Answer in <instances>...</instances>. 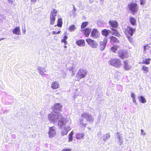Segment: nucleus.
Instances as JSON below:
<instances>
[{"mask_svg": "<svg viewBox=\"0 0 151 151\" xmlns=\"http://www.w3.org/2000/svg\"><path fill=\"white\" fill-rule=\"evenodd\" d=\"M48 116L49 120L52 123H57L58 121V125L60 122L63 123L67 119L64 118L61 114L57 113H51Z\"/></svg>", "mask_w": 151, "mask_h": 151, "instance_id": "nucleus-1", "label": "nucleus"}, {"mask_svg": "<svg viewBox=\"0 0 151 151\" xmlns=\"http://www.w3.org/2000/svg\"><path fill=\"white\" fill-rule=\"evenodd\" d=\"M71 123V121L70 119H66L65 121L63 123L60 122L58 125V126L60 129H62L61 132V134L63 136L67 135L68 132L70 129V124Z\"/></svg>", "mask_w": 151, "mask_h": 151, "instance_id": "nucleus-2", "label": "nucleus"}, {"mask_svg": "<svg viewBox=\"0 0 151 151\" xmlns=\"http://www.w3.org/2000/svg\"><path fill=\"white\" fill-rule=\"evenodd\" d=\"M81 117L84 118V119H82L80 120V124L82 127H85L87 124L86 121L93 123L94 119L91 114L87 113H84L81 115Z\"/></svg>", "mask_w": 151, "mask_h": 151, "instance_id": "nucleus-3", "label": "nucleus"}, {"mask_svg": "<svg viewBox=\"0 0 151 151\" xmlns=\"http://www.w3.org/2000/svg\"><path fill=\"white\" fill-rule=\"evenodd\" d=\"M128 7L129 12L133 15L136 14L138 11L139 6L137 3L131 2L128 5Z\"/></svg>", "mask_w": 151, "mask_h": 151, "instance_id": "nucleus-4", "label": "nucleus"}, {"mask_svg": "<svg viewBox=\"0 0 151 151\" xmlns=\"http://www.w3.org/2000/svg\"><path fill=\"white\" fill-rule=\"evenodd\" d=\"M109 62L110 65L116 67H119L121 65L120 60L116 58L111 59L109 60Z\"/></svg>", "mask_w": 151, "mask_h": 151, "instance_id": "nucleus-5", "label": "nucleus"}, {"mask_svg": "<svg viewBox=\"0 0 151 151\" xmlns=\"http://www.w3.org/2000/svg\"><path fill=\"white\" fill-rule=\"evenodd\" d=\"M87 72L86 70L82 69H80L78 72L76 76L77 77V79L78 80L85 77Z\"/></svg>", "mask_w": 151, "mask_h": 151, "instance_id": "nucleus-6", "label": "nucleus"}, {"mask_svg": "<svg viewBox=\"0 0 151 151\" xmlns=\"http://www.w3.org/2000/svg\"><path fill=\"white\" fill-rule=\"evenodd\" d=\"M86 41L89 45L93 48H96L98 46L96 42L90 38H88L86 40Z\"/></svg>", "mask_w": 151, "mask_h": 151, "instance_id": "nucleus-7", "label": "nucleus"}, {"mask_svg": "<svg viewBox=\"0 0 151 151\" xmlns=\"http://www.w3.org/2000/svg\"><path fill=\"white\" fill-rule=\"evenodd\" d=\"M57 11L55 9H53L51 12L50 15V24L52 25L54 23L55 19V17L56 16Z\"/></svg>", "mask_w": 151, "mask_h": 151, "instance_id": "nucleus-8", "label": "nucleus"}, {"mask_svg": "<svg viewBox=\"0 0 151 151\" xmlns=\"http://www.w3.org/2000/svg\"><path fill=\"white\" fill-rule=\"evenodd\" d=\"M108 39L107 38H104L103 41H101L100 42V50L101 51L103 50L105 48L107 44Z\"/></svg>", "mask_w": 151, "mask_h": 151, "instance_id": "nucleus-9", "label": "nucleus"}, {"mask_svg": "<svg viewBox=\"0 0 151 151\" xmlns=\"http://www.w3.org/2000/svg\"><path fill=\"white\" fill-rule=\"evenodd\" d=\"M49 131L48 132L49 136L50 138L53 137L56 134V132L55 130V127L53 126L50 127Z\"/></svg>", "mask_w": 151, "mask_h": 151, "instance_id": "nucleus-10", "label": "nucleus"}, {"mask_svg": "<svg viewBox=\"0 0 151 151\" xmlns=\"http://www.w3.org/2000/svg\"><path fill=\"white\" fill-rule=\"evenodd\" d=\"M62 105L60 103L55 104L54 106V112L57 113V111H60L62 110Z\"/></svg>", "mask_w": 151, "mask_h": 151, "instance_id": "nucleus-11", "label": "nucleus"}, {"mask_svg": "<svg viewBox=\"0 0 151 151\" xmlns=\"http://www.w3.org/2000/svg\"><path fill=\"white\" fill-rule=\"evenodd\" d=\"M91 36L95 38H96L99 37V34L98 30L96 29H94L91 32Z\"/></svg>", "mask_w": 151, "mask_h": 151, "instance_id": "nucleus-12", "label": "nucleus"}, {"mask_svg": "<svg viewBox=\"0 0 151 151\" xmlns=\"http://www.w3.org/2000/svg\"><path fill=\"white\" fill-rule=\"evenodd\" d=\"M118 55L119 57L123 59L126 57V52L123 50H120L118 52Z\"/></svg>", "mask_w": 151, "mask_h": 151, "instance_id": "nucleus-13", "label": "nucleus"}, {"mask_svg": "<svg viewBox=\"0 0 151 151\" xmlns=\"http://www.w3.org/2000/svg\"><path fill=\"white\" fill-rule=\"evenodd\" d=\"M108 23L113 28H116L118 26V23L115 20L110 21Z\"/></svg>", "mask_w": 151, "mask_h": 151, "instance_id": "nucleus-14", "label": "nucleus"}, {"mask_svg": "<svg viewBox=\"0 0 151 151\" xmlns=\"http://www.w3.org/2000/svg\"><path fill=\"white\" fill-rule=\"evenodd\" d=\"M13 33L17 35L21 34V30L19 27H15L12 30Z\"/></svg>", "mask_w": 151, "mask_h": 151, "instance_id": "nucleus-15", "label": "nucleus"}, {"mask_svg": "<svg viewBox=\"0 0 151 151\" xmlns=\"http://www.w3.org/2000/svg\"><path fill=\"white\" fill-rule=\"evenodd\" d=\"M127 30L128 34L131 36H132L133 35L135 31V29H133L129 26L128 27Z\"/></svg>", "mask_w": 151, "mask_h": 151, "instance_id": "nucleus-16", "label": "nucleus"}, {"mask_svg": "<svg viewBox=\"0 0 151 151\" xmlns=\"http://www.w3.org/2000/svg\"><path fill=\"white\" fill-rule=\"evenodd\" d=\"M77 45L80 47H82L85 46V42L83 40H78L76 42Z\"/></svg>", "mask_w": 151, "mask_h": 151, "instance_id": "nucleus-17", "label": "nucleus"}, {"mask_svg": "<svg viewBox=\"0 0 151 151\" xmlns=\"http://www.w3.org/2000/svg\"><path fill=\"white\" fill-rule=\"evenodd\" d=\"M111 32V31L107 29H104L101 31L102 35L106 37L107 36L109 35V33Z\"/></svg>", "mask_w": 151, "mask_h": 151, "instance_id": "nucleus-18", "label": "nucleus"}, {"mask_svg": "<svg viewBox=\"0 0 151 151\" xmlns=\"http://www.w3.org/2000/svg\"><path fill=\"white\" fill-rule=\"evenodd\" d=\"M109 39H110L114 43H119V40L116 37L114 36H110L109 37Z\"/></svg>", "mask_w": 151, "mask_h": 151, "instance_id": "nucleus-19", "label": "nucleus"}, {"mask_svg": "<svg viewBox=\"0 0 151 151\" xmlns=\"http://www.w3.org/2000/svg\"><path fill=\"white\" fill-rule=\"evenodd\" d=\"M58 86L59 84L56 81H54L52 83L51 87L53 89H56L58 88Z\"/></svg>", "mask_w": 151, "mask_h": 151, "instance_id": "nucleus-20", "label": "nucleus"}, {"mask_svg": "<svg viewBox=\"0 0 151 151\" xmlns=\"http://www.w3.org/2000/svg\"><path fill=\"white\" fill-rule=\"evenodd\" d=\"M129 20L131 24L132 25L135 26L136 25V20L134 18L130 17Z\"/></svg>", "mask_w": 151, "mask_h": 151, "instance_id": "nucleus-21", "label": "nucleus"}, {"mask_svg": "<svg viewBox=\"0 0 151 151\" xmlns=\"http://www.w3.org/2000/svg\"><path fill=\"white\" fill-rule=\"evenodd\" d=\"M85 35L86 37H88L89 36V34L91 32V29L87 28L85 30Z\"/></svg>", "mask_w": 151, "mask_h": 151, "instance_id": "nucleus-22", "label": "nucleus"}, {"mask_svg": "<svg viewBox=\"0 0 151 151\" xmlns=\"http://www.w3.org/2000/svg\"><path fill=\"white\" fill-rule=\"evenodd\" d=\"M138 99L140 102L142 103H145L146 102V100L143 96H139Z\"/></svg>", "mask_w": 151, "mask_h": 151, "instance_id": "nucleus-23", "label": "nucleus"}, {"mask_svg": "<svg viewBox=\"0 0 151 151\" xmlns=\"http://www.w3.org/2000/svg\"><path fill=\"white\" fill-rule=\"evenodd\" d=\"M84 136L83 133H77L76 134V138L77 139H83Z\"/></svg>", "mask_w": 151, "mask_h": 151, "instance_id": "nucleus-24", "label": "nucleus"}, {"mask_svg": "<svg viewBox=\"0 0 151 151\" xmlns=\"http://www.w3.org/2000/svg\"><path fill=\"white\" fill-rule=\"evenodd\" d=\"M111 29L113 31V32L112 33L113 35L117 37H118L120 35L119 33L117 30L114 28H111Z\"/></svg>", "mask_w": 151, "mask_h": 151, "instance_id": "nucleus-25", "label": "nucleus"}, {"mask_svg": "<svg viewBox=\"0 0 151 151\" xmlns=\"http://www.w3.org/2000/svg\"><path fill=\"white\" fill-rule=\"evenodd\" d=\"M127 60L126 61H124V69L126 70H128L130 69L131 68V67L129 66L127 63Z\"/></svg>", "mask_w": 151, "mask_h": 151, "instance_id": "nucleus-26", "label": "nucleus"}, {"mask_svg": "<svg viewBox=\"0 0 151 151\" xmlns=\"http://www.w3.org/2000/svg\"><path fill=\"white\" fill-rule=\"evenodd\" d=\"M151 60V59L150 58H145L142 60V63L143 64H148L150 63V62Z\"/></svg>", "mask_w": 151, "mask_h": 151, "instance_id": "nucleus-27", "label": "nucleus"}, {"mask_svg": "<svg viewBox=\"0 0 151 151\" xmlns=\"http://www.w3.org/2000/svg\"><path fill=\"white\" fill-rule=\"evenodd\" d=\"M110 137V135L108 133L104 135L102 137V139L104 141H105L107 139L109 138Z\"/></svg>", "mask_w": 151, "mask_h": 151, "instance_id": "nucleus-28", "label": "nucleus"}, {"mask_svg": "<svg viewBox=\"0 0 151 151\" xmlns=\"http://www.w3.org/2000/svg\"><path fill=\"white\" fill-rule=\"evenodd\" d=\"M62 21L61 18H60L58 19V24L57 26L59 27H61L62 26Z\"/></svg>", "mask_w": 151, "mask_h": 151, "instance_id": "nucleus-29", "label": "nucleus"}, {"mask_svg": "<svg viewBox=\"0 0 151 151\" xmlns=\"http://www.w3.org/2000/svg\"><path fill=\"white\" fill-rule=\"evenodd\" d=\"M111 50L114 53L116 52L117 51V47L115 45L112 46L111 48Z\"/></svg>", "mask_w": 151, "mask_h": 151, "instance_id": "nucleus-30", "label": "nucleus"}, {"mask_svg": "<svg viewBox=\"0 0 151 151\" xmlns=\"http://www.w3.org/2000/svg\"><path fill=\"white\" fill-rule=\"evenodd\" d=\"M88 24V23L87 22H83L81 27V29H83L86 27L87 25Z\"/></svg>", "mask_w": 151, "mask_h": 151, "instance_id": "nucleus-31", "label": "nucleus"}, {"mask_svg": "<svg viewBox=\"0 0 151 151\" xmlns=\"http://www.w3.org/2000/svg\"><path fill=\"white\" fill-rule=\"evenodd\" d=\"M73 131L71 132L68 135L69 141H71L73 140Z\"/></svg>", "mask_w": 151, "mask_h": 151, "instance_id": "nucleus-32", "label": "nucleus"}, {"mask_svg": "<svg viewBox=\"0 0 151 151\" xmlns=\"http://www.w3.org/2000/svg\"><path fill=\"white\" fill-rule=\"evenodd\" d=\"M76 29L75 26L74 25H71L69 28V30L70 32H72Z\"/></svg>", "mask_w": 151, "mask_h": 151, "instance_id": "nucleus-33", "label": "nucleus"}, {"mask_svg": "<svg viewBox=\"0 0 151 151\" xmlns=\"http://www.w3.org/2000/svg\"><path fill=\"white\" fill-rule=\"evenodd\" d=\"M116 134L117 137V139H121L123 138L122 134H120V133L119 132H117Z\"/></svg>", "mask_w": 151, "mask_h": 151, "instance_id": "nucleus-34", "label": "nucleus"}, {"mask_svg": "<svg viewBox=\"0 0 151 151\" xmlns=\"http://www.w3.org/2000/svg\"><path fill=\"white\" fill-rule=\"evenodd\" d=\"M142 70L145 71H146L147 72H148V67H146L145 66L143 65L142 66Z\"/></svg>", "mask_w": 151, "mask_h": 151, "instance_id": "nucleus-35", "label": "nucleus"}, {"mask_svg": "<svg viewBox=\"0 0 151 151\" xmlns=\"http://www.w3.org/2000/svg\"><path fill=\"white\" fill-rule=\"evenodd\" d=\"M123 138L122 139H119L118 140V144L120 145H121L122 143H123Z\"/></svg>", "mask_w": 151, "mask_h": 151, "instance_id": "nucleus-36", "label": "nucleus"}, {"mask_svg": "<svg viewBox=\"0 0 151 151\" xmlns=\"http://www.w3.org/2000/svg\"><path fill=\"white\" fill-rule=\"evenodd\" d=\"M37 69L38 70V71L39 73L41 72H42V69H43V68H41V67L40 66H38L37 67Z\"/></svg>", "mask_w": 151, "mask_h": 151, "instance_id": "nucleus-37", "label": "nucleus"}, {"mask_svg": "<svg viewBox=\"0 0 151 151\" xmlns=\"http://www.w3.org/2000/svg\"><path fill=\"white\" fill-rule=\"evenodd\" d=\"M145 0H140V4L143 5L145 2Z\"/></svg>", "mask_w": 151, "mask_h": 151, "instance_id": "nucleus-38", "label": "nucleus"}, {"mask_svg": "<svg viewBox=\"0 0 151 151\" xmlns=\"http://www.w3.org/2000/svg\"><path fill=\"white\" fill-rule=\"evenodd\" d=\"M131 97H132L133 99L135 98V95L134 93L131 92Z\"/></svg>", "mask_w": 151, "mask_h": 151, "instance_id": "nucleus-39", "label": "nucleus"}, {"mask_svg": "<svg viewBox=\"0 0 151 151\" xmlns=\"http://www.w3.org/2000/svg\"><path fill=\"white\" fill-rule=\"evenodd\" d=\"M73 9L72 10V12L74 14L75 11L76 10V9L75 8L74 5H73Z\"/></svg>", "mask_w": 151, "mask_h": 151, "instance_id": "nucleus-40", "label": "nucleus"}, {"mask_svg": "<svg viewBox=\"0 0 151 151\" xmlns=\"http://www.w3.org/2000/svg\"><path fill=\"white\" fill-rule=\"evenodd\" d=\"M127 37L128 38V40L130 43H132V38L129 36H127Z\"/></svg>", "mask_w": 151, "mask_h": 151, "instance_id": "nucleus-41", "label": "nucleus"}, {"mask_svg": "<svg viewBox=\"0 0 151 151\" xmlns=\"http://www.w3.org/2000/svg\"><path fill=\"white\" fill-rule=\"evenodd\" d=\"M71 150L70 148L64 149L62 150L61 151H70Z\"/></svg>", "mask_w": 151, "mask_h": 151, "instance_id": "nucleus-42", "label": "nucleus"}, {"mask_svg": "<svg viewBox=\"0 0 151 151\" xmlns=\"http://www.w3.org/2000/svg\"><path fill=\"white\" fill-rule=\"evenodd\" d=\"M148 47H149V46L147 45L146 46H144V51L146 50L147 49H148Z\"/></svg>", "mask_w": 151, "mask_h": 151, "instance_id": "nucleus-43", "label": "nucleus"}, {"mask_svg": "<svg viewBox=\"0 0 151 151\" xmlns=\"http://www.w3.org/2000/svg\"><path fill=\"white\" fill-rule=\"evenodd\" d=\"M141 134L142 135H145V133L144 132L143 129H141Z\"/></svg>", "mask_w": 151, "mask_h": 151, "instance_id": "nucleus-44", "label": "nucleus"}, {"mask_svg": "<svg viewBox=\"0 0 151 151\" xmlns=\"http://www.w3.org/2000/svg\"><path fill=\"white\" fill-rule=\"evenodd\" d=\"M132 101H133V102L134 103H135L136 104V105L137 104V103H136V98L133 99Z\"/></svg>", "mask_w": 151, "mask_h": 151, "instance_id": "nucleus-45", "label": "nucleus"}, {"mask_svg": "<svg viewBox=\"0 0 151 151\" xmlns=\"http://www.w3.org/2000/svg\"><path fill=\"white\" fill-rule=\"evenodd\" d=\"M68 38V36L66 35H65L64 37V38L63 39L65 40H66Z\"/></svg>", "mask_w": 151, "mask_h": 151, "instance_id": "nucleus-46", "label": "nucleus"}, {"mask_svg": "<svg viewBox=\"0 0 151 151\" xmlns=\"http://www.w3.org/2000/svg\"><path fill=\"white\" fill-rule=\"evenodd\" d=\"M41 75V76H42L44 74V73H42V72H40L39 73Z\"/></svg>", "mask_w": 151, "mask_h": 151, "instance_id": "nucleus-47", "label": "nucleus"}, {"mask_svg": "<svg viewBox=\"0 0 151 151\" xmlns=\"http://www.w3.org/2000/svg\"><path fill=\"white\" fill-rule=\"evenodd\" d=\"M42 73L45 72H46V70H45V69H44V68H43V69H42Z\"/></svg>", "mask_w": 151, "mask_h": 151, "instance_id": "nucleus-48", "label": "nucleus"}, {"mask_svg": "<svg viewBox=\"0 0 151 151\" xmlns=\"http://www.w3.org/2000/svg\"><path fill=\"white\" fill-rule=\"evenodd\" d=\"M26 32V31L25 30H24L23 29H22V32L23 33H24V34H25V33Z\"/></svg>", "mask_w": 151, "mask_h": 151, "instance_id": "nucleus-49", "label": "nucleus"}, {"mask_svg": "<svg viewBox=\"0 0 151 151\" xmlns=\"http://www.w3.org/2000/svg\"><path fill=\"white\" fill-rule=\"evenodd\" d=\"M75 72H74L73 70H72V75L73 76V75H74Z\"/></svg>", "mask_w": 151, "mask_h": 151, "instance_id": "nucleus-50", "label": "nucleus"}, {"mask_svg": "<svg viewBox=\"0 0 151 151\" xmlns=\"http://www.w3.org/2000/svg\"><path fill=\"white\" fill-rule=\"evenodd\" d=\"M64 43L65 45H66L67 44V41L65 40V42H64Z\"/></svg>", "mask_w": 151, "mask_h": 151, "instance_id": "nucleus-51", "label": "nucleus"}, {"mask_svg": "<svg viewBox=\"0 0 151 151\" xmlns=\"http://www.w3.org/2000/svg\"><path fill=\"white\" fill-rule=\"evenodd\" d=\"M53 35H55L56 34V32L55 31H53L52 32Z\"/></svg>", "mask_w": 151, "mask_h": 151, "instance_id": "nucleus-52", "label": "nucleus"}, {"mask_svg": "<svg viewBox=\"0 0 151 151\" xmlns=\"http://www.w3.org/2000/svg\"><path fill=\"white\" fill-rule=\"evenodd\" d=\"M61 32L60 31H58V32H56L57 34H59Z\"/></svg>", "mask_w": 151, "mask_h": 151, "instance_id": "nucleus-53", "label": "nucleus"}, {"mask_svg": "<svg viewBox=\"0 0 151 151\" xmlns=\"http://www.w3.org/2000/svg\"><path fill=\"white\" fill-rule=\"evenodd\" d=\"M65 40L64 39H63L61 40V42H65Z\"/></svg>", "mask_w": 151, "mask_h": 151, "instance_id": "nucleus-54", "label": "nucleus"}, {"mask_svg": "<svg viewBox=\"0 0 151 151\" xmlns=\"http://www.w3.org/2000/svg\"><path fill=\"white\" fill-rule=\"evenodd\" d=\"M31 1L35 2L36 1V0H31Z\"/></svg>", "mask_w": 151, "mask_h": 151, "instance_id": "nucleus-55", "label": "nucleus"}, {"mask_svg": "<svg viewBox=\"0 0 151 151\" xmlns=\"http://www.w3.org/2000/svg\"><path fill=\"white\" fill-rule=\"evenodd\" d=\"M4 39H5V38H0V41H1V40H2Z\"/></svg>", "mask_w": 151, "mask_h": 151, "instance_id": "nucleus-56", "label": "nucleus"}, {"mask_svg": "<svg viewBox=\"0 0 151 151\" xmlns=\"http://www.w3.org/2000/svg\"><path fill=\"white\" fill-rule=\"evenodd\" d=\"M8 1H9V2H12L13 1H12V0H8Z\"/></svg>", "mask_w": 151, "mask_h": 151, "instance_id": "nucleus-57", "label": "nucleus"}, {"mask_svg": "<svg viewBox=\"0 0 151 151\" xmlns=\"http://www.w3.org/2000/svg\"><path fill=\"white\" fill-rule=\"evenodd\" d=\"M12 136H13V137H15V135L13 134Z\"/></svg>", "mask_w": 151, "mask_h": 151, "instance_id": "nucleus-58", "label": "nucleus"}, {"mask_svg": "<svg viewBox=\"0 0 151 151\" xmlns=\"http://www.w3.org/2000/svg\"><path fill=\"white\" fill-rule=\"evenodd\" d=\"M64 47L65 48H67V47L66 46H64Z\"/></svg>", "mask_w": 151, "mask_h": 151, "instance_id": "nucleus-59", "label": "nucleus"}]
</instances>
